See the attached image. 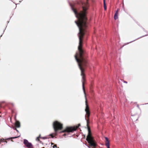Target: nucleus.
<instances>
[{
  "label": "nucleus",
  "instance_id": "obj_1",
  "mask_svg": "<svg viewBox=\"0 0 148 148\" xmlns=\"http://www.w3.org/2000/svg\"><path fill=\"white\" fill-rule=\"evenodd\" d=\"M88 0H87L86 3H82V10L81 11L79 12H78L76 10L73 6L71 7L72 10L78 18V20H87L86 15L88 13L87 10L89 7Z\"/></svg>",
  "mask_w": 148,
  "mask_h": 148
},
{
  "label": "nucleus",
  "instance_id": "obj_2",
  "mask_svg": "<svg viewBox=\"0 0 148 148\" xmlns=\"http://www.w3.org/2000/svg\"><path fill=\"white\" fill-rule=\"evenodd\" d=\"M86 114L85 119L87 121V126L88 131V134L87 136L86 140L89 144V145L92 148H95L97 145L96 142L94 140L92 136L90 129L88 125L89 123V118L90 115V111H85Z\"/></svg>",
  "mask_w": 148,
  "mask_h": 148
},
{
  "label": "nucleus",
  "instance_id": "obj_3",
  "mask_svg": "<svg viewBox=\"0 0 148 148\" xmlns=\"http://www.w3.org/2000/svg\"><path fill=\"white\" fill-rule=\"evenodd\" d=\"M53 126L56 133L58 130H62L63 128L62 124L58 121H55L53 122Z\"/></svg>",
  "mask_w": 148,
  "mask_h": 148
},
{
  "label": "nucleus",
  "instance_id": "obj_4",
  "mask_svg": "<svg viewBox=\"0 0 148 148\" xmlns=\"http://www.w3.org/2000/svg\"><path fill=\"white\" fill-rule=\"evenodd\" d=\"M80 126V124H79L77 126L74 127H66L61 132H73L75 131L77 128Z\"/></svg>",
  "mask_w": 148,
  "mask_h": 148
},
{
  "label": "nucleus",
  "instance_id": "obj_5",
  "mask_svg": "<svg viewBox=\"0 0 148 148\" xmlns=\"http://www.w3.org/2000/svg\"><path fill=\"white\" fill-rule=\"evenodd\" d=\"M23 143L28 148H34V147L32 144L28 142V141L24 139L23 141Z\"/></svg>",
  "mask_w": 148,
  "mask_h": 148
},
{
  "label": "nucleus",
  "instance_id": "obj_6",
  "mask_svg": "<svg viewBox=\"0 0 148 148\" xmlns=\"http://www.w3.org/2000/svg\"><path fill=\"white\" fill-rule=\"evenodd\" d=\"M105 139V145L107 148H110L109 147V141L108 138L106 137Z\"/></svg>",
  "mask_w": 148,
  "mask_h": 148
},
{
  "label": "nucleus",
  "instance_id": "obj_7",
  "mask_svg": "<svg viewBox=\"0 0 148 148\" xmlns=\"http://www.w3.org/2000/svg\"><path fill=\"white\" fill-rule=\"evenodd\" d=\"M119 9H118L116 11L114 15V18L115 20H116L118 18V15L119 14Z\"/></svg>",
  "mask_w": 148,
  "mask_h": 148
},
{
  "label": "nucleus",
  "instance_id": "obj_8",
  "mask_svg": "<svg viewBox=\"0 0 148 148\" xmlns=\"http://www.w3.org/2000/svg\"><path fill=\"white\" fill-rule=\"evenodd\" d=\"M15 126L16 127H19L20 126V123L19 121H16L15 123Z\"/></svg>",
  "mask_w": 148,
  "mask_h": 148
},
{
  "label": "nucleus",
  "instance_id": "obj_9",
  "mask_svg": "<svg viewBox=\"0 0 148 148\" xmlns=\"http://www.w3.org/2000/svg\"><path fill=\"white\" fill-rule=\"evenodd\" d=\"M36 140L37 141H38L39 142L40 141V138H39V137H37L36 138Z\"/></svg>",
  "mask_w": 148,
  "mask_h": 148
},
{
  "label": "nucleus",
  "instance_id": "obj_10",
  "mask_svg": "<svg viewBox=\"0 0 148 148\" xmlns=\"http://www.w3.org/2000/svg\"><path fill=\"white\" fill-rule=\"evenodd\" d=\"M49 136H51L52 138H53L54 137L53 134H51L49 135Z\"/></svg>",
  "mask_w": 148,
  "mask_h": 148
},
{
  "label": "nucleus",
  "instance_id": "obj_11",
  "mask_svg": "<svg viewBox=\"0 0 148 148\" xmlns=\"http://www.w3.org/2000/svg\"><path fill=\"white\" fill-rule=\"evenodd\" d=\"M4 139L3 138L0 139V143L2 141H3Z\"/></svg>",
  "mask_w": 148,
  "mask_h": 148
},
{
  "label": "nucleus",
  "instance_id": "obj_12",
  "mask_svg": "<svg viewBox=\"0 0 148 148\" xmlns=\"http://www.w3.org/2000/svg\"><path fill=\"white\" fill-rule=\"evenodd\" d=\"M104 8L105 10H106V5H104Z\"/></svg>",
  "mask_w": 148,
  "mask_h": 148
},
{
  "label": "nucleus",
  "instance_id": "obj_13",
  "mask_svg": "<svg viewBox=\"0 0 148 148\" xmlns=\"http://www.w3.org/2000/svg\"><path fill=\"white\" fill-rule=\"evenodd\" d=\"M18 137H13L12 138H11V139H13V138H17Z\"/></svg>",
  "mask_w": 148,
  "mask_h": 148
},
{
  "label": "nucleus",
  "instance_id": "obj_14",
  "mask_svg": "<svg viewBox=\"0 0 148 148\" xmlns=\"http://www.w3.org/2000/svg\"><path fill=\"white\" fill-rule=\"evenodd\" d=\"M103 4H104V5H106L105 0H103Z\"/></svg>",
  "mask_w": 148,
  "mask_h": 148
},
{
  "label": "nucleus",
  "instance_id": "obj_15",
  "mask_svg": "<svg viewBox=\"0 0 148 148\" xmlns=\"http://www.w3.org/2000/svg\"><path fill=\"white\" fill-rule=\"evenodd\" d=\"M68 134H66L65 133V134H64L63 135V136H65L66 135H67Z\"/></svg>",
  "mask_w": 148,
  "mask_h": 148
},
{
  "label": "nucleus",
  "instance_id": "obj_16",
  "mask_svg": "<svg viewBox=\"0 0 148 148\" xmlns=\"http://www.w3.org/2000/svg\"><path fill=\"white\" fill-rule=\"evenodd\" d=\"M38 137H39V138H42L41 137V135L40 134L39 136Z\"/></svg>",
  "mask_w": 148,
  "mask_h": 148
},
{
  "label": "nucleus",
  "instance_id": "obj_17",
  "mask_svg": "<svg viewBox=\"0 0 148 148\" xmlns=\"http://www.w3.org/2000/svg\"><path fill=\"white\" fill-rule=\"evenodd\" d=\"M147 36V35H145V36H141L140 37H144V36Z\"/></svg>",
  "mask_w": 148,
  "mask_h": 148
},
{
  "label": "nucleus",
  "instance_id": "obj_18",
  "mask_svg": "<svg viewBox=\"0 0 148 148\" xmlns=\"http://www.w3.org/2000/svg\"><path fill=\"white\" fill-rule=\"evenodd\" d=\"M124 82L125 83H127V82H126V81H124Z\"/></svg>",
  "mask_w": 148,
  "mask_h": 148
},
{
  "label": "nucleus",
  "instance_id": "obj_19",
  "mask_svg": "<svg viewBox=\"0 0 148 148\" xmlns=\"http://www.w3.org/2000/svg\"><path fill=\"white\" fill-rule=\"evenodd\" d=\"M2 36V35H1L0 36V37H1Z\"/></svg>",
  "mask_w": 148,
  "mask_h": 148
}]
</instances>
